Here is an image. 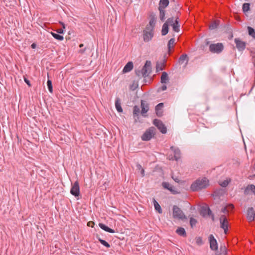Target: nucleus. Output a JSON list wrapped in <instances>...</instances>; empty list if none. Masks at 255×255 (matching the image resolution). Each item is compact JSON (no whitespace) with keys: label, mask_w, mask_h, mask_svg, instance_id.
<instances>
[{"label":"nucleus","mask_w":255,"mask_h":255,"mask_svg":"<svg viewBox=\"0 0 255 255\" xmlns=\"http://www.w3.org/2000/svg\"><path fill=\"white\" fill-rule=\"evenodd\" d=\"M209 186V180L206 177L201 179H197L193 182L190 187L193 191H197L202 189H205Z\"/></svg>","instance_id":"1"},{"label":"nucleus","mask_w":255,"mask_h":255,"mask_svg":"<svg viewBox=\"0 0 255 255\" xmlns=\"http://www.w3.org/2000/svg\"><path fill=\"white\" fill-rule=\"evenodd\" d=\"M156 134V129L151 127L147 129L142 135L141 138L143 141H149L153 138Z\"/></svg>","instance_id":"2"},{"label":"nucleus","mask_w":255,"mask_h":255,"mask_svg":"<svg viewBox=\"0 0 255 255\" xmlns=\"http://www.w3.org/2000/svg\"><path fill=\"white\" fill-rule=\"evenodd\" d=\"M172 210V215L174 218L181 220H185L187 219V217L184 215L183 212L177 206L174 205L173 206Z\"/></svg>","instance_id":"3"},{"label":"nucleus","mask_w":255,"mask_h":255,"mask_svg":"<svg viewBox=\"0 0 255 255\" xmlns=\"http://www.w3.org/2000/svg\"><path fill=\"white\" fill-rule=\"evenodd\" d=\"M209 51L213 53L220 54L224 49V44L222 43L211 44L209 45Z\"/></svg>","instance_id":"4"},{"label":"nucleus","mask_w":255,"mask_h":255,"mask_svg":"<svg viewBox=\"0 0 255 255\" xmlns=\"http://www.w3.org/2000/svg\"><path fill=\"white\" fill-rule=\"evenodd\" d=\"M141 70L142 72V77L145 78L148 76L152 71L151 61L146 60Z\"/></svg>","instance_id":"5"},{"label":"nucleus","mask_w":255,"mask_h":255,"mask_svg":"<svg viewBox=\"0 0 255 255\" xmlns=\"http://www.w3.org/2000/svg\"><path fill=\"white\" fill-rule=\"evenodd\" d=\"M152 123L162 134L167 132V128L160 120L155 119Z\"/></svg>","instance_id":"6"},{"label":"nucleus","mask_w":255,"mask_h":255,"mask_svg":"<svg viewBox=\"0 0 255 255\" xmlns=\"http://www.w3.org/2000/svg\"><path fill=\"white\" fill-rule=\"evenodd\" d=\"M70 193L76 198L79 196L80 194L79 184L78 181H75L72 184L70 189Z\"/></svg>","instance_id":"7"},{"label":"nucleus","mask_w":255,"mask_h":255,"mask_svg":"<svg viewBox=\"0 0 255 255\" xmlns=\"http://www.w3.org/2000/svg\"><path fill=\"white\" fill-rule=\"evenodd\" d=\"M208 240L210 244V248L212 251H217L218 245L216 239L212 234L208 237Z\"/></svg>","instance_id":"8"},{"label":"nucleus","mask_w":255,"mask_h":255,"mask_svg":"<svg viewBox=\"0 0 255 255\" xmlns=\"http://www.w3.org/2000/svg\"><path fill=\"white\" fill-rule=\"evenodd\" d=\"M244 194L245 196L251 194L255 196V185L254 184H249L244 188Z\"/></svg>","instance_id":"9"},{"label":"nucleus","mask_w":255,"mask_h":255,"mask_svg":"<svg viewBox=\"0 0 255 255\" xmlns=\"http://www.w3.org/2000/svg\"><path fill=\"white\" fill-rule=\"evenodd\" d=\"M235 43L236 44V47L239 51H243L246 48V43L242 41L239 38L235 39Z\"/></svg>","instance_id":"10"},{"label":"nucleus","mask_w":255,"mask_h":255,"mask_svg":"<svg viewBox=\"0 0 255 255\" xmlns=\"http://www.w3.org/2000/svg\"><path fill=\"white\" fill-rule=\"evenodd\" d=\"M141 114L143 117H146L145 115L149 110V105L146 101L141 100Z\"/></svg>","instance_id":"11"},{"label":"nucleus","mask_w":255,"mask_h":255,"mask_svg":"<svg viewBox=\"0 0 255 255\" xmlns=\"http://www.w3.org/2000/svg\"><path fill=\"white\" fill-rule=\"evenodd\" d=\"M163 106L164 104L163 103H160L158 104L155 107L156 115L159 118L163 116Z\"/></svg>","instance_id":"12"},{"label":"nucleus","mask_w":255,"mask_h":255,"mask_svg":"<svg viewBox=\"0 0 255 255\" xmlns=\"http://www.w3.org/2000/svg\"><path fill=\"white\" fill-rule=\"evenodd\" d=\"M247 218L250 221L255 219V211L253 207H249L247 210Z\"/></svg>","instance_id":"13"},{"label":"nucleus","mask_w":255,"mask_h":255,"mask_svg":"<svg viewBox=\"0 0 255 255\" xmlns=\"http://www.w3.org/2000/svg\"><path fill=\"white\" fill-rule=\"evenodd\" d=\"M226 191L225 189L223 188H219L216 189L213 194V196L215 198H220L221 196H223L224 195V194L226 193Z\"/></svg>","instance_id":"14"},{"label":"nucleus","mask_w":255,"mask_h":255,"mask_svg":"<svg viewBox=\"0 0 255 255\" xmlns=\"http://www.w3.org/2000/svg\"><path fill=\"white\" fill-rule=\"evenodd\" d=\"M143 40L145 42H148L151 40L153 36V33L152 32H148L144 30L143 31Z\"/></svg>","instance_id":"15"},{"label":"nucleus","mask_w":255,"mask_h":255,"mask_svg":"<svg viewBox=\"0 0 255 255\" xmlns=\"http://www.w3.org/2000/svg\"><path fill=\"white\" fill-rule=\"evenodd\" d=\"M133 68V64L132 62L129 61L126 64V65L125 66V67H124V68L123 69L122 72L123 73H126L129 72L132 70Z\"/></svg>","instance_id":"16"},{"label":"nucleus","mask_w":255,"mask_h":255,"mask_svg":"<svg viewBox=\"0 0 255 255\" xmlns=\"http://www.w3.org/2000/svg\"><path fill=\"white\" fill-rule=\"evenodd\" d=\"M173 30L176 32H178L180 31V24L179 21V17H176L174 23L171 24Z\"/></svg>","instance_id":"17"},{"label":"nucleus","mask_w":255,"mask_h":255,"mask_svg":"<svg viewBox=\"0 0 255 255\" xmlns=\"http://www.w3.org/2000/svg\"><path fill=\"white\" fill-rule=\"evenodd\" d=\"M220 227L221 228H225L228 227L227 219L225 215H222L220 218Z\"/></svg>","instance_id":"18"},{"label":"nucleus","mask_w":255,"mask_h":255,"mask_svg":"<svg viewBox=\"0 0 255 255\" xmlns=\"http://www.w3.org/2000/svg\"><path fill=\"white\" fill-rule=\"evenodd\" d=\"M140 113L139 108L137 106H134L133 108V116L135 122H136L139 119V115Z\"/></svg>","instance_id":"19"},{"label":"nucleus","mask_w":255,"mask_h":255,"mask_svg":"<svg viewBox=\"0 0 255 255\" xmlns=\"http://www.w3.org/2000/svg\"><path fill=\"white\" fill-rule=\"evenodd\" d=\"M149 25H151L152 27H154L155 26V22L156 20V15L153 12H151L149 15Z\"/></svg>","instance_id":"20"},{"label":"nucleus","mask_w":255,"mask_h":255,"mask_svg":"<svg viewBox=\"0 0 255 255\" xmlns=\"http://www.w3.org/2000/svg\"><path fill=\"white\" fill-rule=\"evenodd\" d=\"M99 227L103 230L104 231L110 233H114L115 231L114 230L109 228L108 226L106 225L105 224L100 223L99 224Z\"/></svg>","instance_id":"21"},{"label":"nucleus","mask_w":255,"mask_h":255,"mask_svg":"<svg viewBox=\"0 0 255 255\" xmlns=\"http://www.w3.org/2000/svg\"><path fill=\"white\" fill-rule=\"evenodd\" d=\"M169 4V0H160L158 8L164 9Z\"/></svg>","instance_id":"22"},{"label":"nucleus","mask_w":255,"mask_h":255,"mask_svg":"<svg viewBox=\"0 0 255 255\" xmlns=\"http://www.w3.org/2000/svg\"><path fill=\"white\" fill-rule=\"evenodd\" d=\"M152 202L156 211H157L159 214H161L162 213V210L158 202L154 198H153Z\"/></svg>","instance_id":"23"},{"label":"nucleus","mask_w":255,"mask_h":255,"mask_svg":"<svg viewBox=\"0 0 255 255\" xmlns=\"http://www.w3.org/2000/svg\"><path fill=\"white\" fill-rule=\"evenodd\" d=\"M115 107L119 113L123 112V109L121 106V100L119 98H117L115 101Z\"/></svg>","instance_id":"24"},{"label":"nucleus","mask_w":255,"mask_h":255,"mask_svg":"<svg viewBox=\"0 0 255 255\" xmlns=\"http://www.w3.org/2000/svg\"><path fill=\"white\" fill-rule=\"evenodd\" d=\"M169 81L168 74L166 72H163L161 76L160 82L162 84H166Z\"/></svg>","instance_id":"25"},{"label":"nucleus","mask_w":255,"mask_h":255,"mask_svg":"<svg viewBox=\"0 0 255 255\" xmlns=\"http://www.w3.org/2000/svg\"><path fill=\"white\" fill-rule=\"evenodd\" d=\"M176 233L181 237H185L187 236L186 231L183 227H178L176 230Z\"/></svg>","instance_id":"26"},{"label":"nucleus","mask_w":255,"mask_h":255,"mask_svg":"<svg viewBox=\"0 0 255 255\" xmlns=\"http://www.w3.org/2000/svg\"><path fill=\"white\" fill-rule=\"evenodd\" d=\"M165 64V62H159L157 61L156 64V72H158L160 71H162L164 69V65Z\"/></svg>","instance_id":"27"},{"label":"nucleus","mask_w":255,"mask_h":255,"mask_svg":"<svg viewBox=\"0 0 255 255\" xmlns=\"http://www.w3.org/2000/svg\"><path fill=\"white\" fill-rule=\"evenodd\" d=\"M250 6H251L250 3L246 2V3H243V4L242 5V10L245 14H246L250 10V9H251Z\"/></svg>","instance_id":"28"},{"label":"nucleus","mask_w":255,"mask_h":255,"mask_svg":"<svg viewBox=\"0 0 255 255\" xmlns=\"http://www.w3.org/2000/svg\"><path fill=\"white\" fill-rule=\"evenodd\" d=\"M96 238L99 241V242L104 246L106 247L107 248H110V245L105 240L102 239L98 235H96Z\"/></svg>","instance_id":"29"},{"label":"nucleus","mask_w":255,"mask_h":255,"mask_svg":"<svg viewBox=\"0 0 255 255\" xmlns=\"http://www.w3.org/2000/svg\"><path fill=\"white\" fill-rule=\"evenodd\" d=\"M169 31V26L166 23H164L162 26L161 35L163 36L166 35Z\"/></svg>","instance_id":"30"},{"label":"nucleus","mask_w":255,"mask_h":255,"mask_svg":"<svg viewBox=\"0 0 255 255\" xmlns=\"http://www.w3.org/2000/svg\"><path fill=\"white\" fill-rule=\"evenodd\" d=\"M208 207H209L208 206H203L201 207V209L200 211V214L203 217H205L207 216Z\"/></svg>","instance_id":"31"},{"label":"nucleus","mask_w":255,"mask_h":255,"mask_svg":"<svg viewBox=\"0 0 255 255\" xmlns=\"http://www.w3.org/2000/svg\"><path fill=\"white\" fill-rule=\"evenodd\" d=\"M158 9L159 11V18L163 22L165 19V10L160 8H158Z\"/></svg>","instance_id":"32"},{"label":"nucleus","mask_w":255,"mask_h":255,"mask_svg":"<svg viewBox=\"0 0 255 255\" xmlns=\"http://www.w3.org/2000/svg\"><path fill=\"white\" fill-rule=\"evenodd\" d=\"M248 34L250 36H252L254 39H255V30L254 28L251 26L247 27Z\"/></svg>","instance_id":"33"},{"label":"nucleus","mask_w":255,"mask_h":255,"mask_svg":"<svg viewBox=\"0 0 255 255\" xmlns=\"http://www.w3.org/2000/svg\"><path fill=\"white\" fill-rule=\"evenodd\" d=\"M224 29L226 33L231 34V38L233 37V35L232 34V29L231 26L230 25H229V24L225 25L224 26Z\"/></svg>","instance_id":"34"},{"label":"nucleus","mask_w":255,"mask_h":255,"mask_svg":"<svg viewBox=\"0 0 255 255\" xmlns=\"http://www.w3.org/2000/svg\"><path fill=\"white\" fill-rule=\"evenodd\" d=\"M174 159L177 161L180 157V150L179 148H177V149H175L174 151Z\"/></svg>","instance_id":"35"},{"label":"nucleus","mask_w":255,"mask_h":255,"mask_svg":"<svg viewBox=\"0 0 255 255\" xmlns=\"http://www.w3.org/2000/svg\"><path fill=\"white\" fill-rule=\"evenodd\" d=\"M219 254L216 253V255H226L227 254V248L225 246H221L220 248Z\"/></svg>","instance_id":"36"},{"label":"nucleus","mask_w":255,"mask_h":255,"mask_svg":"<svg viewBox=\"0 0 255 255\" xmlns=\"http://www.w3.org/2000/svg\"><path fill=\"white\" fill-rule=\"evenodd\" d=\"M219 25V21L217 20L212 22L209 25V29L210 30H214L218 27Z\"/></svg>","instance_id":"37"},{"label":"nucleus","mask_w":255,"mask_h":255,"mask_svg":"<svg viewBox=\"0 0 255 255\" xmlns=\"http://www.w3.org/2000/svg\"><path fill=\"white\" fill-rule=\"evenodd\" d=\"M185 61H186L187 62L188 61V57L186 54H183L180 56L179 59V62L180 63H183Z\"/></svg>","instance_id":"38"},{"label":"nucleus","mask_w":255,"mask_h":255,"mask_svg":"<svg viewBox=\"0 0 255 255\" xmlns=\"http://www.w3.org/2000/svg\"><path fill=\"white\" fill-rule=\"evenodd\" d=\"M52 35L53 36V37L57 39V40H58L59 41H62L64 39V37L62 35H60L59 33H54V32H51V33Z\"/></svg>","instance_id":"39"},{"label":"nucleus","mask_w":255,"mask_h":255,"mask_svg":"<svg viewBox=\"0 0 255 255\" xmlns=\"http://www.w3.org/2000/svg\"><path fill=\"white\" fill-rule=\"evenodd\" d=\"M175 39L174 38H171L168 42L167 43V48L168 50V51L170 52L171 49V45H173L175 43Z\"/></svg>","instance_id":"40"},{"label":"nucleus","mask_w":255,"mask_h":255,"mask_svg":"<svg viewBox=\"0 0 255 255\" xmlns=\"http://www.w3.org/2000/svg\"><path fill=\"white\" fill-rule=\"evenodd\" d=\"M47 86L49 91L51 93H53V86L51 80L48 79L47 82Z\"/></svg>","instance_id":"41"},{"label":"nucleus","mask_w":255,"mask_h":255,"mask_svg":"<svg viewBox=\"0 0 255 255\" xmlns=\"http://www.w3.org/2000/svg\"><path fill=\"white\" fill-rule=\"evenodd\" d=\"M231 182V180L226 179L219 183L220 185L223 188H226Z\"/></svg>","instance_id":"42"},{"label":"nucleus","mask_w":255,"mask_h":255,"mask_svg":"<svg viewBox=\"0 0 255 255\" xmlns=\"http://www.w3.org/2000/svg\"><path fill=\"white\" fill-rule=\"evenodd\" d=\"M168 190L174 195L180 193V192L176 190L175 187L172 185H171Z\"/></svg>","instance_id":"43"},{"label":"nucleus","mask_w":255,"mask_h":255,"mask_svg":"<svg viewBox=\"0 0 255 255\" xmlns=\"http://www.w3.org/2000/svg\"><path fill=\"white\" fill-rule=\"evenodd\" d=\"M174 21H175V19H174V17L172 16V17L168 18L165 21V23H166L168 26H169V25L171 26V24H172L173 23H174Z\"/></svg>","instance_id":"44"},{"label":"nucleus","mask_w":255,"mask_h":255,"mask_svg":"<svg viewBox=\"0 0 255 255\" xmlns=\"http://www.w3.org/2000/svg\"><path fill=\"white\" fill-rule=\"evenodd\" d=\"M197 222V220L193 217L190 218V225L192 228H193L196 226Z\"/></svg>","instance_id":"45"},{"label":"nucleus","mask_w":255,"mask_h":255,"mask_svg":"<svg viewBox=\"0 0 255 255\" xmlns=\"http://www.w3.org/2000/svg\"><path fill=\"white\" fill-rule=\"evenodd\" d=\"M196 243L198 246H201L203 244L202 239L200 237H198L195 238Z\"/></svg>","instance_id":"46"},{"label":"nucleus","mask_w":255,"mask_h":255,"mask_svg":"<svg viewBox=\"0 0 255 255\" xmlns=\"http://www.w3.org/2000/svg\"><path fill=\"white\" fill-rule=\"evenodd\" d=\"M207 216L211 217L212 219V220L214 221V215L213 214L211 210L210 209L209 207H208L207 213Z\"/></svg>","instance_id":"47"},{"label":"nucleus","mask_w":255,"mask_h":255,"mask_svg":"<svg viewBox=\"0 0 255 255\" xmlns=\"http://www.w3.org/2000/svg\"><path fill=\"white\" fill-rule=\"evenodd\" d=\"M135 73L138 77L141 78V76L142 77V72L141 70L139 68L135 70Z\"/></svg>","instance_id":"48"},{"label":"nucleus","mask_w":255,"mask_h":255,"mask_svg":"<svg viewBox=\"0 0 255 255\" xmlns=\"http://www.w3.org/2000/svg\"><path fill=\"white\" fill-rule=\"evenodd\" d=\"M162 186L164 189L168 190V189L171 186V185H170V184L168 182H163L162 183Z\"/></svg>","instance_id":"49"},{"label":"nucleus","mask_w":255,"mask_h":255,"mask_svg":"<svg viewBox=\"0 0 255 255\" xmlns=\"http://www.w3.org/2000/svg\"><path fill=\"white\" fill-rule=\"evenodd\" d=\"M154 27H152L151 25H150L149 24H147L146 26L145 29L147 30H149L148 32H152L154 30Z\"/></svg>","instance_id":"50"},{"label":"nucleus","mask_w":255,"mask_h":255,"mask_svg":"<svg viewBox=\"0 0 255 255\" xmlns=\"http://www.w3.org/2000/svg\"><path fill=\"white\" fill-rule=\"evenodd\" d=\"M24 81L26 83V84L28 85V86L29 87H31V84L30 83V81L27 78H26V77H24Z\"/></svg>","instance_id":"51"},{"label":"nucleus","mask_w":255,"mask_h":255,"mask_svg":"<svg viewBox=\"0 0 255 255\" xmlns=\"http://www.w3.org/2000/svg\"><path fill=\"white\" fill-rule=\"evenodd\" d=\"M221 212L223 213H227L229 211L226 207H224L222 208Z\"/></svg>","instance_id":"52"},{"label":"nucleus","mask_w":255,"mask_h":255,"mask_svg":"<svg viewBox=\"0 0 255 255\" xmlns=\"http://www.w3.org/2000/svg\"><path fill=\"white\" fill-rule=\"evenodd\" d=\"M167 89V86L165 85H162L158 90V91L159 90H160L161 91H165Z\"/></svg>","instance_id":"53"},{"label":"nucleus","mask_w":255,"mask_h":255,"mask_svg":"<svg viewBox=\"0 0 255 255\" xmlns=\"http://www.w3.org/2000/svg\"><path fill=\"white\" fill-rule=\"evenodd\" d=\"M64 29L61 28V29H58L57 31V32L59 33V34H63V33H64Z\"/></svg>","instance_id":"54"},{"label":"nucleus","mask_w":255,"mask_h":255,"mask_svg":"<svg viewBox=\"0 0 255 255\" xmlns=\"http://www.w3.org/2000/svg\"><path fill=\"white\" fill-rule=\"evenodd\" d=\"M86 49H87V47H86L84 49H80L79 51V52L81 54H83L85 52Z\"/></svg>","instance_id":"55"},{"label":"nucleus","mask_w":255,"mask_h":255,"mask_svg":"<svg viewBox=\"0 0 255 255\" xmlns=\"http://www.w3.org/2000/svg\"><path fill=\"white\" fill-rule=\"evenodd\" d=\"M172 177V179L177 183H179L180 182V180L177 178V177H176V178H174V177Z\"/></svg>","instance_id":"56"},{"label":"nucleus","mask_w":255,"mask_h":255,"mask_svg":"<svg viewBox=\"0 0 255 255\" xmlns=\"http://www.w3.org/2000/svg\"><path fill=\"white\" fill-rule=\"evenodd\" d=\"M140 173L141 174V176L142 177H143L145 176V174H144V170L143 168H142L141 170H140Z\"/></svg>","instance_id":"57"},{"label":"nucleus","mask_w":255,"mask_h":255,"mask_svg":"<svg viewBox=\"0 0 255 255\" xmlns=\"http://www.w3.org/2000/svg\"><path fill=\"white\" fill-rule=\"evenodd\" d=\"M36 43H33L31 45V48L32 49H35L36 48Z\"/></svg>","instance_id":"58"},{"label":"nucleus","mask_w":255,"mask_h":255,"mask_svg":"<svg viewBox=\"0 0 255 255\" xmlns=\"http://www.w3.org/2000/svg\"><path fill=\"white\" fill-rule=\"evenodd\" d=\"M59 23L61 25L62 28H63V29L65 28V24L63 22L60 21Z\"/></svg>","instance_id":"59"},{"label":"nucleus","mask_w":255,"mask_h":255,"mask_svg":"<svg viewBox=\"0 0 255 255\" xmlns=\"http://www.w3.org/2000/svg\"><path fill=\"white\" fill-rule=\"evenodd\" d=\"M250 55L252 57H254L255 56V52L253 50H250Z\"/></svg>","instance_id":"60"},{"label":"nucleus","mask_w":255,"mask_h":255,"mask_svg":"<svg viewBox=\"0 0 255 255\" xmlns=\"http://www.w3.org/2000/svg\"><path fill=\"white\" fill-rule=\"evenodd\" d=\"M136 167H137V169L138 170H141L142 168L141 165L138 163H137L136 164Z\"/></svg>","instance_id":"61"},{"label":"nucleus","mask_w":255,"mask_h":255,"mask_svg":"<svg viewBox=\"0 0 255 255\" xmlns=\"http://www.w3.org/2000/svg\"><path fill=\"white\" fill-rule=\"evenodd\" d=\"M224 230V233L227 234L228 231V227H225V228H222Z\"/></svg>","instance_id":"62"},{"label":"nucleus","mask_w":255,"mask_h":255,"mask_svg":"<svg viewBox=\"0 0 255 255\" xmlns=\"http://www.w3.org/2000/svg\"><path fill=\"white\" fill-rule=\"evenodd\" d=\"M252 61L254 64V66H255V56L252 57Z\"/></svg>","instance_id":"63"},{"label":"nucleus","mask_w":255,"mask_h":255,"mask_svg":"<svg viewBox=\"0 0 255 255\" xmlns=\"http://www.w3.org/2000/svg\"><path fill=\"white\" fill-rule=\"evenodd\" d=\"M177 149V148L172 146L170 147V149L173 151L174 152V151L175 150V149Z\"/></svg>","instance_id":"64"}]
</instances>
